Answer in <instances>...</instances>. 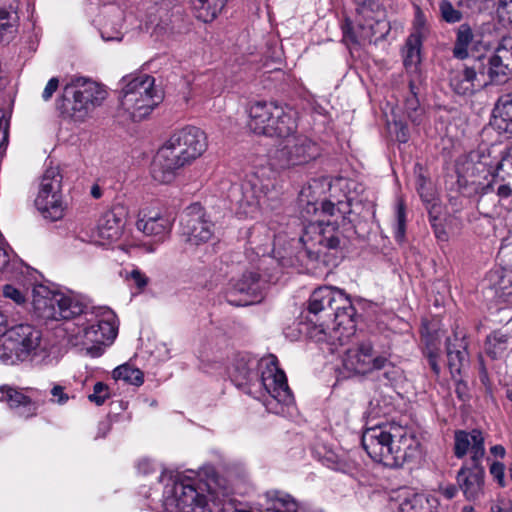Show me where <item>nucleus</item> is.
<instances>
[{"label":"nucleus","instance_id":"9b49d317","mask_svg":"<svg viewBox=\"0 0 512 512\" xmlns=\"http://www.w3.org/2000/svg\"><path fill=\"white\" fill-rule=\"evenodd\" d=\"M214 225L205 218L202 206L194 203L188 206L180 219V236L192 246L208 242L214 234Z\"/></svg>","mask_w":512,"mask_h":512},{"label":"nucleus","instance_id":"680f3d73","mask_svg":"<svg viewBox=\"0 0 512 512\" xmlns=\"http://www.w3.org/2000/svg\"><path fill=\"white\" fill-rule=\"evenodd\" d=\"M456 388H455V392L458 396V398L462 401H465L468 399V388H467V385L465 382H463L462 380L458 379V377H456Z\"/></svg>","mask_w":512,"mask_h":512},{"label":"nucleus","instance_id":"7c9ffc66","mask_svg":"<svg viewBox=\"0 0 512 512\" xmlns=\"http://www.w3.org/2000/svg\"><path fill=\"white\" fill-rule=\"evenodd\" d=\"M456 38L452 49L453 57L464 60L469 57V47L474 43V32L468 23L460 24L456 31Z\"/></svg>","mask_w":512,"mask_h":512},{"label":"nucleus","instance_id":"6e6d98bb","mask_svg":"<svg viewBox=\"0 0 512 512\" xmlns=\"http://www.w3.org/2000/svg\"><path fill=\"white\" fill-rule=\"evenodd\" d=\"M51 395L53 396V402L63 405L69 400V396L64 392V387L61 385H54L51 389Z\"/></svg>","mask_w":512,"mask_h":512},{"label":"nucleus","instance_id":"f704fd0d","mask_svg":"<svg viewBox=\"0 0 512 512\" xmlns=\"http://www.w3.org/2000/svg\"><path fill=\"white\" fill-rule=\"evenodd\" d=\"M86 323H65L64 331L66 333L67 341L72 346H81L87 350H92L94 346L88 347V340L84 337L86 330Z\"/></svg>","mask_w":512,"mask_h":512},{"label":"nucleus","instance_id":"b1692460","mask_svg":"<svg viewBox=\"0 0 512 512\" xmlns=\"http://www.w3.org/2000/svg\"><path fill=\"white\" fill-rule=\"evenodd\" d=\"M468 452L471 453L472 463L481 462L485 455L484 437L480 430L473 429L471 432L458 430L454 436V454L457 458H463Z\"/></svg>","mask_w":512,"mask_h":512},{"label":"nucleus","instance_id":"79ce46f5","mask_svg":"<svg viewBox=\"0 0 512 512\" xmlns=\"http://www.w3.org/2000/svg\"><path fill=\"white\" fill-rule=\"evenodd\" d=\"M439 13L443 21L454 24L461 22L463 13L457 9L450 1L442 0L439 3Z\"/></svg>","mask_w":512,"mask_h":512},{"label":"nucleus","instance_id":"1a4fd4ad","mask_svg":"<svg viewBox=\"0 0 512 512\" xmlns=\"http://www.w3.org/2000/svg\"><path fill=\"white\" fill-rule=\"evenodd\" d=\"M164 146L181 163L188 165L205 152L207 137L200 128L186 126L173 133Z\"/></svg>","mask_w":512,"mask_h":512},{"label":"nucleus","instance_id":"58836bf2","mask_svg":"<svg viewBox=\"0 0 512 512\" xmlns=\"http://www.w3.org/2000/svg\"><path fill=\"white\" fill-rule=\"evenodd\" d=\"M423 39L418 36H409L404 48V64L405 66L417 65L421 60V46Z\"/></svg>","mask_w":512,"mask_h":512},{"label":"nucleus","instance_id":"e433bc0d","mask_svg":"<svg viewBox=\"0 0 512 512\" xmlns=\"http://www.w3.org/2000/svg\"><path fill=\"white\" fill-rule=\"evenodd\" d=\"M423 355L425 359L427 360V363L435 375V377H439L441 373V366H440V358H441V349H440V342L436 339L431 337V341L426 343L425 348L423 349Z\"/></svg>","mask_w":512,"mask_h":512},{"label":"nucleus","instance_id":"9d476101","mask_svg":"<svg viewBox=\"0 0 512 512\" xmlns=\"http://www.w3.org/2000/svg\"><path fill=\"white\" fill-rule=\"evenodd\" d=\"M268 194V184L257 175H251L240 185H232L229 197L247 217H255Z\"/></svg>","mask_w":512,"mask_h":512},{"label":"nucleus","instance_id":"423d86ee","mask_svg":"<svg viewBox=\"0 0 512 512\" xmlns=\"http://www.w3.org/2000/svg\"><path fill=\"white\" fill-rule=\"evenodd\" d=\"M248 128L257 135L288 136L296 128L293 117L274 102L257 101L250 105Z\"/></svg>","mask_w":512,"mask_h":512},{"label":"nucleus","instance_id":"5701e85b","mask_svg":"<svg viewBox=\"0 0 512 512\" xmlns=\"http://www.w3.org/2000/svg\"><path fill=\"white\" fill-rule=\"evenodd\" d=\"M6 333L17 348L18 355L24 360L36 352L42 339L41 331L27 323L15 325Z\"/></svg>","mask_w":512,"mask_h":512},{"label":"nucleus","instance_id":"dca6fc26","mask_svg":"<svg viewBox=\"0 0 512 512\" xmlns=\"http://www.w3.org/2000/svg\"><path fill=\"white\" fill-rule=\"evenodd\" d=\"M348 310L353 312V305L345 293L335 287H319L313 291L309 298L308 311L313 315L324 312L327 317H334Z\"/></svg>","mask_w":512,"mask_h":512},{"label":"nucleus","instance_id":"864d4df0","mask_svg":"<svg viewBox=\"0 0 512 512\" xmlns=\"http://www.w3.org/2000/svg\"><path fill=\"white\" fill-rule=\"evenodd\" d=\"M59 87V79L57 77H52L46 84L43 92H42V99L45 102H48L53 97L54 93L57 91Z\"/></svg>","mask_w":512,"mask_h":512},{"label":"nucleus","instance_id":"6ab92c4d","mask_svg":"<svg viewBox=\"0 0 512 512\" xmlns=\"http://www.w3.org/2000/svg\"><path fill=\"white\" fill-rule=\"evenodd\" d=\"M84 337L88 340V347L96 344L111 343L117 336L116 314L107 307H101L96 312V319L86 326Z\"/></svg>","mask_w":512,"mask_h":512},{"label":"nucleus","instance_id":"2f4dec72","mask_svg":"<svg viewBox=\"0 0 512 512\" xmlns=\"http://www.w3.org/2000/svg\"><path fill=\"white\" fill-rule=\"evenodd\" d=\"M122 220L113 211L105 212L98 222V235L101 239L113 241L121 236Z\"/></svg>","mask_w":512,"mask_h":512},{"label":"nucleus","instance_id":"e2e57ef3","mask_svg":"<svg viewBox=\"0 0 512 512\" xmlns=\"http://www.w3.org/2000/svg\"><path fill=\"white\" fill-rule=\"evenodd\" d=\"M495 165L511 172V170H512V146L508 149L505 157H503L502 160L500 162H497Z\"/></svg>","mask_w":512,"mask_h":512},{"label":"nucleus","instance_id":"f8f14e48","mask_svg":"<svg viewBox=\"0 0 512 512\" xmlns=\"http://www.w3.org/2000/svg\"><path fill=\"white\" fill-rule=\"evenodd\" d=\"M449 85L458 95L471 96L488 86L482 58L474 59L471 64H463L452 70Z\"/></svg>","mask_w":512,"mask_h":512},{"label":"nucleus","instance_id":"4468645a","mask_svg":"<svg viewBox=\"0 0 512 512\" xmlns=\"http://www.w3.org/2000/svg\"><path fill=\"white\" fill-rule=\"evenodd\" d=\"M480 58L488 85H502L512 78V38L504 37L491 54Z\"/></svg>","mask_w":512,"mask_h":512},{"label":"nucleus","instance_id":"2eb2a0df","mask_svg":"<svg viewBox=\"0 0 512 512\" xmlns=\"http://www.w3.org/2000/svg\"><path fill=\"white\" fill-rule=\"evenodd\" d=\"M279 137L284 138L277 150V157L282 166L302 165L319 155L317 144L306 136L291 133Z\"/></svg>","mask_w":512,"mask_h":512},{"label":"nucleus","instance_id":"774afa93","mask_svg":"<svg viewBox=\"0 0 512 512\" xmlns=\"http://www.w3.org/2000/svg\"><path fill=\"white\" fill-rule=\"evenodd\" d=\"M458 492V487L455 486V485H448L447 487L443 488L442 489V494L447 498V499H452L456 496Z\"/></svg>","mask_w":512,"mask_h":512},{"label":"nucleus","instance_id":"37998d69","mask_svg":"<svg viewBox=\"0 0 512 512\" xmlns=\"http://www.w3.org/2000/svg\"><path fill=\"white\" fill-rule=\"evenodd\" d=\"M405 112L412 122L417 124L421 122L423 109L420 107L419 100L413 92L405 100Z\"/></svg>","mask_w":512,"mask_h":512},{"label":"nucleus","instance_id":"09e8293b","mask_svg":"<svg viewBox=\"0 0 512 512\" xmlns=\"http://www.w3.org/2000/svg\"><path fill=\"white\" fill-rule=\"evenodd\" d=\"M343 30V42L347 45H361L366 41V37L358 36L354 31L351 23L346 21V23L342 27Z\"/></svg>","mask_w":512,"mask_h":512},{"label":"nucleus","instance_id":"412c9836","mask_svg":"<svg viewBox=\"0 0 512 512\" xmlns=\"http://www.w3.org/2000/svg\"><path fill=\"white\" fill-rule=\"evenodd\" d=\"M458 487L469 501L480 499L484 495L485 470L481 462L463 465L456 476Z\"/></svg>","mask_w":512,"mask_h":512},{"label":"nucleus","instance_id":"0eeeda50","mask_svg":"<svg viewBox=\"0 0 512 512\" xmlns=\"http://www.w3.org/2000/svg\"><path fill=\"white\" fill-rule=\"evenodd\" d=\"M35 314L44 320H70L84 312L85 305L71 296L37 285L32 292Z\"/></svg>","mask_w":512,"mask_h":512},{"label":"nucleus","instance_id":"3c124183","mask_svg":"<svg viewBox=\"0 0 512 512\" xmlns=\"http://www.w3.org/2000/svg\"><path fill=\"white\" fill-rule=\"evenodd\" d=\"M173 33V27L170 24L169 19H162L160 22L156 24V26L153 29V34L156 36L157 39H165L166 37H169Z\"/></svg>","mask_w":512,"mask_h":512},{"label":"nucleus","instance_id":"a18cd8bd","mask_svg":"<svg viewBox=\"0 0 512 512\" xmlns=\"http://www.w3.org/2000/svg\"><path fill=\"white\" fill-rule=\"evenodd\" d=\"M428 32L427 21L422 10L417 7L413 21V32L409 36H418L419 39H424Z\"/></svg>","mask_w":512,"mask_h":512},{"label":"nucleus","instance_id":"bb28decb","mask_svg":"<svg viewBox=\"0 0 512 512\" xmlns=\"http://www.w3.org/2000/svg\"><path fill=\"white\" fill-rule=\"evenodd\" d=\"M262 501L260 506L263 507V512H299L298 502L280 490L266 492Z\"/></svg>","mask_w":512,"mask_h":512},{"label":"nucleus","instance_id":"39448f33","mask_svg":"<svg viewBox=\"0 0 512 512\" xmlns=\"http://www.w3.org/2000/svg\"><path fill=\"white\" fill-rule=\"evenodd\" d=\"M121 108L133 121H141L162 101L155 89V79L147 74L125 76L121 79Z\"/></svg>","mask_w":512,"mask_h":512},{"label":"nucleus","instance_id":"4c0bfd02","mask_svg":"<svg viewBox=\"0 0 512 512\" xmlns=\"http://www.w3.org/2000/svg\"><path fill=\"white\" fill-rule=\"evenodd\" d=\"M469 164L472 165L473 173L487 172L492 176L495 171L490 154L486 150L472 151L469 154Z\"/></svg>","mask_w":512,"mask_h":512},{"label":"nucleus","instance_id":"ddd939ff","mask_svg":"<svg viewBox=\"0 0 512 512\" xmlns=\"http://www.w3.org/2000/svg\"><path fill=\"white\" fill-rule=\"evenodd\" d=\"M355 308L353 312L348 313V310L334 314L333 326L325 327L324 324L315 325L310 332V336L318 342H326L331 346V351L337 349L338 346L347 344L350 338L355 333L354 317Z\"/></svg>","mask_w":512,"mask_h":512},{"label":"nucleus","instance_id":"393cba45","mask_svg":"<svg viewBox=\"0 0 512 512\" xmlns=\"http://www.w3.org/2000/svg\"><path fill=\"white\" fill-rule=\"evenodd\" d=\"M185 165L181 163L165 146L161 147L152 163L151 175L162 184L171 183Z\"/></svg>","mask_w":512,"mask_h":512},{"label":"nucleus","instance_id":"20e7f679","mask_svg":"<svg viewBox=\"0 0 512 512\" xmlns=\"http://www.w3.org/2000/svg\"><path fill=\"white\" fill-rule=\"evenodd\" d=\"M108 96L100 83L85 77L71 79L56 101V108L65 119L84 122L90 114L103 104Z\"/></svg>","mask_w":512,"mask_h":512},{"label":"nucleus","instance_id":"c03bdc74","mask_svg":"<svg viewBox=\"0 0 512 512\" xmlns=\"http://www.w3.org/2000/svg\"><path fill=\"white\" fill-rule=\"evenodd\" d=\"M17 262L11 261L5 245L0 239V273L4 274L6 278L13 277L14 268Z\"/></svg>","mask_w":512,"mask_h":512},{"label":"nucleus","instance_id":"ea45409f","mask_svg":"<svg viewBox=\"0 0 512 512\" xmlns=\"http://www.w3.org/2000/svg\"><path fill=\"white\" fill-rule=\"evenodd\" d=\"M18 361H24L18 355V350L7 333L0 337V362L4 364H15Z\"/></svg>","mask_w":512,"mask_h":512},{"label":"nucleus","instance_id":"6e6552de","mask_svg":"<svg viewBox=\"0 0 512 512\" xmlns=\"http://www.w3.org/2000/svg\"><path fill=\"white\" fill-rule=\"evenodd\" d=\"M162 508L164 512H209L206 496L184 482L165 487Z\"/></svg>","mask_w":512,"mask_h":512},{"label":"nucleus","instance_id":"f03ea898","mask_svg":"<svg viewBox=\"0 0 512 512\" xmlns=\"http://www.w3.org/2000/svg\"><path fill=\"white\" fill-rule=\"evenodd\" d=\"M230 376L237 387L247 389L249 394H258L271 412L279 413L278 405H289L293 401L286 375L278 367L274 355L260 361L239 355L234 360Z\"/></svg>","mask_w":512,"mask_h":512},{"label":"nucleus","instance_id":"69168bd1","mask_svg":"<svg viewBox=\"0 0 512 512\" xmlns=\"http://www.w3.org/2000/svg\"><path fill=\"white\" fill-rule=\"evenodd\" d=\"M396 138L401 143H406L409 139L408 128L405 125H400L398 131L396 132Z\"/></svg>","mask_w":512,"mask_h":512},{"label":"nucleus","instance_id":"4be33fe9","mask_svg":"<svg viewBox=\"0 0 512 512\" xmlns=\"http://www.w3.org/2000/svg\"><path fill=\"white\" fill-rule=\"evenodd\" d=\"M447 366L453 379L460 377L465 368L469 366L468 343L465 335L454 332L445 341Z\"/></svg>","mask_w":512,"mask_h":512},{"label":"nucleus","instance_id":"0e129e2a","mask_svg":"<svg viewBox=\"0 0 512 512\" xmlns=\"http://www.w3.org/2000/svg\"><path fill=\"white\" fill-rule=\"evenodd\" d=\"M111 430V423L107 420L101 421L98 425V433L96 437L103 438Z\"/></svg>","mask_w":512,"mask_h":512},{"label":"nucleus","instance_id":"8fccbe9b","mask_svg":"<svg viewBox=\"0 0 512 512\" xmlns=\"http://www.w3.org/2000/svg\"><path fill=\"white\" fill-rule=\"evenodd\" d=\"M3 295L5 298H9L18 305L26 303V296L20 289L15 288L10 284H6L3 287Z\"/></svg>","mask_w":512,"mask_h":512},{"label":"nucleus","instance_id":"cd10ccee","mask_svg":"<svg viewBox=\"0 0 512 512\" xmlns=\"http://www.w3.org/2000/svg\"><path fill=\"white\" fill-rule=\"evenodd\" d=\"M0 392L2 394L0 401L6 402L11 408L22 407L24 409V411L20 413L21 416L27 418L35 415L37 406L22 392L7 385L1 386Z\"/></svg>","mask_w":512,"mask_h":512},{"label":"nucleus","instance_id":"13d9d810","mask_svg":"<svg viewBox=\"0 0 512 512\" xmlns=\"http://www.w3.org/2000/svg\"><path fill=\"white\" fill-rule=\"evenodd\" d=\"M8 120L5 118L3 112L0 114V148L4 147L8 142Z\"/></svg>","mask_w":512,"mask_h":512},{"label":"nucleus","instance_id":"a211bd4d","mask_svg":"<svg viewBox=\"0 0 512 512\" xmlns=\"http://www.w3.org/2000/svg\"><path fill=\"white\" fill-rule=\"evenodd\" d=\"M62 176L58 167H49L45 170L39 185V191L35 199L37 209H47V197H52L50 212L54 217L63 216L61 195Z\"/></svg>","mask_w":512,"mask_h":512},{"label":"nucleus","instance_id":"c9c22d12","mask_svg":"<svg viewBox=\"0 0 512 512\" xmlns=\"http://www.w3.org/2000/svg\"><path fill=\"white\" fill-rule=\"evenodd\" d=\"M113 378L123 380L125 383L140 386L144 382L143 372L129 364H123L113 370Z\"/></svg>","mask_w":512,"mask_h":512},{"label":"nucleus","instance_id":"4d7b16f0","mask_svg":"<svg viewBox=\"0 0 512 512\" xmlns=\"http://www.w3.org/2000/svg\"><path fill=\"white\" fill-rule=\"evenodd\" d=\"M127 278L132 280L138 288H143L148 283V278L138 269H133Z\"/></svg>","mask_w":512,"mask_h":512},{"label":"nucleus","instance_id":"f3484780","mask_svg":"<svg viewBox=\"0 0 512 512\" xmlns=\"http://www.w3.org/2000/svg\"><path fill=\"white\" fill-rule=\"evenodd\" d=\"M387 364L389 361L385 356L375 355L370 341H363L357 347L348 349L343 358L346 370L362 375L383 369Z\"/></svg>","mask_w":512,"mask_h":512},{"label":"nucleus","instance_id":"338daca9","mask_svg":"<svg viewBox=\"0 0 512 512\" xmlns=\"http://www.w3.org/2000/svg\"><path fill=\"white\" fill-rule=\"evenodd\" d=\"M138 471L142 474H148L153 471V465L148 460H142L137 465Z\"/></svg>","mask_w":512,"mask_h":512},{"label":"nucleus","instance_id":"72a5a7b5","mask_svg":"<svg viewBox=\"0 0 512 512\" xmlns=\"http://www.w3.org/2000/svg\"><path fill=\"white\" fill-rule=\"evenodd\" d=\"M511 339L508 335L496 331L487 337L485 350L486 353L492 358L497 359L512 350Z\"/></svg>","mask_w":512,"mask_h":512},{"label":"nucleus","instance_id":"f257e3e1","mask_svg":"<svg viewBox=\"0 0 512 512\" xmlns=\"http://www.w3.org/2000/svg\"><path fill=\"white\" fill-rule=\"evenodd\" d=\"M351 201H324L321 204V219L309 223L300 238L302 249L295 257L263 255L258 260V272H245L225 293L227 302L234 306H247L262 299V282L278 279L281 269L303 265L305 258L315 261L325 250L340 251L348 239L356 234Z\"/></svg>","mask_w":512,"mask_h":512},{"label":"nucleus","instance_id":"49530a36","mask_svg":"<svg viewBox=\"0 0 512 512\" xmlns=\"http://www.w3.org/2000/svg\"><path fill=\"white\" fill-rule=\"evenodd\" d=\"M406 232V219L403 204L400 203L397 207L396 225H395V239L398 242H403Z\"/></svg>","mask_w":512,"mask_h":512},{"label":"nucleus","instance_id":"c756f323","mask_svg":"<svg viewBox=\"0 0 512 512\" xmlns=\"http://www.w3.org/2000/svg\"><path fill=\"white\" fill-rule=\"evenodd\" d=\"M136 225L144 234L157 237L158 240H163L171 230L169 219L160 215L141 218L137 221Z\"/></svg>","mask_w":512,"mask_h":512},{"label":"nucleus","instance_id":"5fc2aeb1","mask_svg":"<svg viewBox=\"0 0 512 512\" xmlns=\"http://www.w3.org/2000/svg\"><path fill=\"white\" fill-rule=\"evenodd\" d=\"M430 222L437 239L446 241L448 239V234L442 223L439 222L438 217L431 215Z\"/></svg>","mask_w":512,"mask_h":512},{"label":"nucleus","instance_id":"052dcab7","mask_svg":"<svg viewBox=\"0 0 512 512\" xmlns=\"http://www.w3.org/2000/svg\"><path fill=\"white\" fill-rule=\"evenodd\" d=\"M499 11L502 17L512 23V0H500Z\"/></svg>","mask_w":512,"mask_h":512},{"label":"nucleus","instance_id":"473e14b6","mask_svg":"<svg viewBox=\"0 0 512 512\" xmlns=\"http://www.w3.org/2000/svg\"><path fill=\"white\" fill-rule=\"evenodd\" d=\"M229 0H192L196 17L203 22L214 20L222 12Z\"/></svg>","mask_w":512,"mask_h":512},{"label":"nucleus","instance_id":"a19ab883","mask_svg":"<svg viewBox=\"0 0 512 512\" xmlns=\"http://www.w3.org/2000/svg\"><path fill=\"white\" fill-rule=\"evenodd\" d=\"M427 504L423 495L412 493L401 500L397 512H423Z\"/></svg>","mask_w":512,"mask_h":512},{"label":"nucleus","instance_id":"bf43d9fd","mask_svg":"<svg viewBox=\"0 0 512 512\" xmlns=\"http://www.w3.org/2000/svg\"><path fill=\"white\" fill-rule=\"evenodd\" d=\"M101 36L105 41H120L122 39V32L120 30L110 31L105 25L101 30Z\"/></svg>","mask_w":512,"mask_h":512},{"label":"nucleus","instance_id":"aec40b11","mask_svg":"<svg viewBox=\"0 0 512 512\" xmlns=\"http://www.w3.org/2000/svg\"><path fill=\"white\" fill-rule=\"evenodd\" d=\"M491 177L487 184L477 190L479 194L477 207L480 211L487 209L486 198L489 195H493V206L496 205V202L512 196V172L495 165V171Z\"/></svg>","mask_w":512,"mask_h":512},{"label":"nucleus","instance_id":"603ef678","mask_svg":"<svg viewBox=\"0 0 512 512\" xmlns=\"http://www.w3.org/2000/svg\"><path fill=\"white\" fill-rule=\"evenodd\" d=\"M489 472L499 486H505V465L503 463L494 461L490 465Z\"/></svg>","mask_w":512,"mask_h":512},{"label":"nucleus","instance_id":"de8ad7c7","mask_svg":"<svg viewBox=\"0 0 512 512\" xmlns=\"http://www.w3.org/2000/svg\"><path fill=\"white\" fill-rule=\"evenodd\" d=\"M109 388L102 382H97L93 387V393L88 396V399L96 405H102L107 398H109Z\"/></svg>","mask_w":512,"mask_h":512},{"label":"nucleus","instance_id":"c85d7f7f","mask_svg":"<svg viewBox=\"0 0 512 512\" xmlns=\"http://www.w3.org/2000/svg\"><path fill=\"white\" fill-rule=\"evenodd\" d=\"M323 464L331 470L347 474L356 478L360 472V465L349 454H337L329 451L323 457Z\"/></svg>","mask_w":512,"mask_h":512},{"label":"nucleus","instance_id":"a878e982","mask_svg":"<svg viewBox=\"0 0 512 512\" xmlns=\"http://www.w3.org/2000/svg\"><path fill=\"white\" fill-rule=\"evenodd\" d=\"M490 124L498 133L512 136V93L499 96L492 111Z\"/></svg>","mask_w":512,"mask_h":512},{"label":"nucleus","instance_id":"7ed1b4c3","mask_svg":"<svg viewBox=\"0 0 512 512\" xmlns=\"http://www.w3.org/2000/svg\"><path fill=\"white\" fill-rule=\"evenodd\" d=\"M361 442L373 461L392 468L415 458L420 446L408 428L394 423L367 428Z\"/></svg>","mask_w":512,"mask_h":512}]
</instances>
